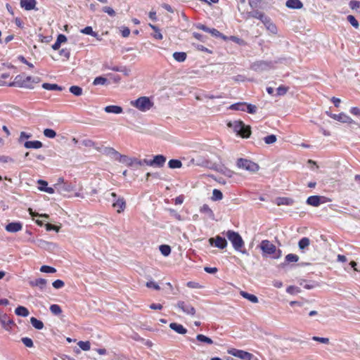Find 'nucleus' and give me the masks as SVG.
Masks as SVG:
<instances>
[{
    "mask_svg": "<svg viewBox=\"0 0 360 360\" xmlns=\"http://www.w3.org/2000/svg\"><path fill=\"white\" fill-rule=\"evenodd\" d=\"M226 238L232 243L235 250L243 254H247V251L244 249V241L240 234L233 231H228L226 233Z\"/></svg>",
    "mask_w": 360,
    "mask_h": 360,
    "instance_id": "f257e3e1",
    "label": "nucleus"
},
{
    "mask_svg": "<svg viewBox=\"0 0 360 360\" xmlns=\"http://www.w3.org/2000/svg\"><path fill=\"white\" fill-rule=\"evenodd\" d=\"M260 248L264 254L271 255L274 259H278L281 256V251L268 240H264L260 244Z\"/></svg>",
    "mask_w": 360,
    "mask_h": 360,
    "instance_id": "f03ea898",
    "label": "nucleus"
},
{
    "mask_svg": "<svg viewBox=\"0 0 360 360\" xmlns=\"http://www.w3.org/2000/svg\"><path fill=\"white\" fill-rule=\"evenodd\" d=\"M130 103L141 112H146L153 106V101L147 96L139 97L136 100L131 101Z\"/></svg>",
    "mask_w": 360,
    "mask_h": 360,
    "instance_id": "7ed1b4c3",
    "label": "nucleus"
},
{
    "mask_svg": "<svg viewBox=\"0 0 360 360\" xmlns=\"http://www.w3.org/2000/svg\"><path fill=\"white\" fill-rule=\"evenodd\" d=\"M236 166L251 173H255L259 169V166L257 163L245 158H238L236 162Z\"/></svg>",
    "mask_w": 360,
    "mask_h": 360,
    "instance_id": "20e7f679",
    "label": "nucleus"
},
{
    "mask_svg": "<svg viewBox=\"0 0 360 360\" xmlns=\"http://www.w3.org/2000/svg\"><path fill=\"white\" fill-rule=\"evenodd\" d=\"M115 160H118L121 163L126 165L127 166L138 167V166L142 165V162L139 161L138 159L131 158L127 155H121L119 153H118V155H117V157H115Z\"/></svg>",
    "mask_w": 360,
    "mask_h": 360,
    "instance_id": "39448f33",
    "label": "nucleus"
},
{
    "mask_svg": "<svg viewBox=\"0 0 360 360\" xmlns=\"http://www.w3.org/2000/svg\"><path fill=\"white\" fill-rule=\"evenodd\" d=\"M54 187L56 191L61 195H67L75 190L74 186L71 183L65 182V184H55Z\"/></svg>",
    "mask_w": 360,
    "mask_h": 360,
    "instance_id": "423d86ee",
    "label": "nucleus"
},
{
    "mask_svg": "<svg viewBox=\"0 0 360 360\" xmlns=\"http://www.w3.org/2000/svg\"><path fill=\"white\" fill-rule=\"evenodd\" d=\"M246 19L250 18H256L259 20L262 23L269 18L264 12L259 11L258 9H252V11L247 12L245 14Z\"/></svg>",
    "mask_w": 360,
    "mask_h": 360,
    "instance_id": "0eeeda50",
    "label": "nucleus"
},
{
    "mask_svg": "<svg viewBox=\"0 0 360 360\" xmlns=\"http://www.w3.org/2000/svg\"><path fill=\"white\" fill-rule=\"evenodd\" d=\"M176 307L186 314L191 316L195 314V309L188 302L179 301L176 304Z\"/></svg>",
    "mask_w": 360,
    "mask_h": 360,
    "instance_id": "6e6552de",
    "label": "nucleus"
},
{
    "mask_svg": "<svg viewBox=\"0 0 360 360\" xmlns=\"http://www.w3.org/2000/svg\"><path fill=\"white\" fill-rule=\"evenodd\" d=\"M228 353L243 360H251L253 357L252 354L237 349H231L228 350Z\"/></svg>",
    "mask_w": 360,
    "mask_h": 360,
    "instance_id": "1a4fd4ad",
    "label": "nucleus"
},
{
    "mask_svg": "<svg viewBox=\"0 0 360 360\" xmlns=\"http://www.w3.org/2000/svg\"><path fill=\"white\" fill-rule=\"evenodd\" d=\"M209 243L212 246H214L219 249H224L227 246V241L225 238L220 236H217L214 238H210Z\"/></svg>",
    "mask_w": 360,
    "mask_h": 360,
    "instance_id": "9d476101",
    "label": "nucleus"
},
{
    "mask_svg": "<svg viewBox=\"0 0 360 360\" xmlns=\"http://www.w3.org/2000/svg\"><path fill=\"white\" fill-rule=\"evenodd\" d=\"M166 162V158L162 155H158L154 156L153 160L150 161H145L146 165L152 167H162Z\"/></svg>",
    "mask_w": 360,
    "mask_h": 360,
    "instance_id": "9b49d317",
    "label": "nucleus"
},
{
    "mask_svg": "<svg viewBox=\"0 0 360 360\" xmlns=\"http://www.w3.org/2000/svg\"><path fill=\"white\" fill-rule=\"evenodd\" d=\"M330 116L335 120L341 122L342 123H354L356 124L353 120L345 113L330 114Z\"/></svg>",
    "mask_w": 360,
    "mask_h": 360,
    "instance_id": "f8f14e48",
    "label": "nucleus"
},
{
    "mask_svg": "<svg viewBox=\"0 0 360 360\" xmlns=\"http://www.w3.org/2000/svg\"><path fill=\"white\" fill-rule=\"evenodd\" d=\"M5 229L8 232L16 233L22 230V224L20 221L11 222L6 226Z\"/></svg>",
    "mask_w": 360,
    "mask_h": 360,
    "instance_id": "ddd939ff",
    "label": "nucleus"
},
{
    "mask_svg": "<svg viewBox=\"0 0 360 360\" xmlns=\"http://www.w3.org/2000/svg\"><path fill=\"white\" fill-rule=\"evenodd\" d=\"M324 197L319 195L309 196L307 200V203L309 205L317 207L324 202Z\"/></svg>",
    "mask_w": 360,
    "mask_h": 360,
    "instance_id": "4468645a",
    "label": "nucleus"
},
{
    "mask_svg": "<svg viewBox=\"0 0 360 360\" xmlns=\"http://www.w3.org/2000/svg\"><path fill=\"white\" fill-rule=\"evenodd\" d=\"M0 323L6 330H9L14 324L13 321L6 314L0 315Z\"/></svg>",
    "mask_w": 360,
    "mask_h": 360,
    "instance_id": "2eb2a0df",
    "label": "nucleus"
},
{
    "mask_svg": "<svg viewBox=\"0 0 360 360\" xmlns=\"http://www.w3.org/2000/svg\"><path fill=\"white\" fill-rule=\"evenodd\" d=\"M96 150L115 159L118 155V152L111 147H98L96 148Z\"/></svg>",
    "mask_w": 360,
    "mask_h": 360,
    "instance_id": "dca6fc26",
    "label": "nucleus"
},
{
    "mask_svg": "<svg viewBox=\"0 0 360 360\" xmlns=\"http://www.w3.org/2000/svg\"><path fill=\"white\" fill-rule=\"evenodd\" d=\"M25 77L21 75H17L14 81L9 84L10 86H18V87H28L29 86L26 85L25 83H23Z\"/></svg>",
    "mask_w": 360,
    "mask_h": 360,
    "instance_id": "f3484780",
    "label": "nucleus"
},
{
    "mask_svg": "<svg viewBox=\"0 0 360 360\" xmlns=\"http://www.w3.org/2000/svg\"><path fill=\"white\" fill-rule=\"evenodd\" d=\"M40 78L38 77H30V76H27V77H25V79H24V82L26 85L29 86L28 87H25L26 89H33L34 88V84H38L39 82H40Z\"/></svg>",
    "mask_w": 360,
    "mask_h": 360,
    "instance_id": "a211bd4d",
    "label": "nucleus"
},
{
    "mask_svg": "<svg viewBox=\"0 0 360 360\" xmlns=\"http://www.w3.org/2000/svg\"><path fill=\"white\" fill-rule=\"evenodd\" d=\"M36 4V0H20V6L26 11L34 9Z\"/></svg>",
    "mask_w": 360,
    "mask_h": 360,
    "instance_id": "6ab92c4d",
    "label": "nucleus"
},
{
    "mask_svg": "<svg viewBox=\"0 0 360 360\" xmlns=\"http://www.w3.org/2000/svg\"><path fill=\"white\" fill-rule=\"evenodd\" d=\"M112 206L117 210L118 213H120L125 209L126 203L123 198H120L113 202Z\"/></svg>",
    "mask_w": 360,
    "mask_h": 360,
    "instance_id": "aec40b11",
    "label": "nucleus"
},
{
    "mask_svg": "<svg viewBox=\"0 0 360 360\" xmlns=\"http://www.w3.org/2000/svg\"><path fill=\"white\" fill-rule=\"evenodd\" d=\"M200 212L202 214H204L207 218H209L210 219H214V212H212V210L210 208V207L207 205H206V204L203 205L200 207Z\"/></svg>",
    "mask_w": 360,
    "mask_h": 360,
    "instance_id": "412c9836",
    "label": "nucleus"
},
{
    "mask_svg": "<svg viewBox=\"0 0 360 360\" xmlns=\"http://www.w3.org/2000/svg\"><path fill=\"white\" fill-rule=\"evenodd\" d=\"M169 328L179 334L184 335L187 332L186 328H185L181 324L177 323H171L169 324Z\"/></svg>",
    "mask_w": 360,
    "mask_h": 360,
    "instance_id": "4be33fe9",
    "label": "nucleus"
},
{
    "mask_svg": "<svg viewBox=\"0 0 360 360\" xmlns=\"http://www.w3.org/2000/svg\"><path fill=\"white\" fill-rule=\"evenodd\" d=\"M47 281L44 278H37L34 281H30V285L32 287H39L41 290H43L46 285Z\"/></svg>",
    "mask_w": 360,
    "mask_h": 360,
    "instance_id": "5701e85b",
    "label": "nucleus"
},
{
    "mask_svg": "<svg viewBox=\"0 0 360 360\" xmlns=\"http://www.w3.org/2000/svg\"><path fill=\"white\" fill-rule=\"evenodd\" d=\"M229 127L233 129V131L239 134L240 131L244 128V123L241 121H234L233 122H229Z\"/></svg>",
    "mask_w": 360,
    "mask_h": 360,
    "instance_id": "b1692460",
    "label": "nucleus"
},
{
    "mask_svg": "<svg viewBox=\"0 0 360 360\" xmlns=\"http://www.w3.org/2000/svg\"><path fill=\"white\" fill-rule=\"evenodd\" d=\"M269 65L264 61H257L251 65V68L255 71H260L266 69Z\"/></svg>",
    "mask_w": 360,
    "mask_h": 360,
    "instance_id": "393cba45",
    "label": "nucleus"
},
{
    "mask_svg": "<svg viewBox=\"0 0 360 360\" xmlns=\"http://www.w3.org/2000/svg\"><path fill=\"white\" fill-rule=\"evenodd\" d=\"M24 146L26 148H41L43 146V144L39 141H27L25 142Z\"/></svg>",
    "mask_w": 360,
    "mask_h": 360,
    "instance_id": "a878e982",
    "label": "nucleus"
},
{
    "mask_svg": "<svg viewBox=\"0 0 360 360\" xmlns=\"http://www.w3.org/2000/svg\"><path fill=\"white\" fill-rule=\"evenodd\" d=\"M290 8L299 9L302 8L303 4L300 0H288L285 4Z\"/></svg>",
    "mask_w": 360,
    "mask_h": 360,
    "instance_id": "bb28decb",
    "label": "nucleus"
},
{
    "mask_svg": "<svg viewBox=\"0 0 360 360\" xmlns=\"http://www.w3.org/2000/svg\"><path fill=\"white\" fill-rule=\"evenodd\" d=\"M299 284L307 290H311L319 286L318 283L316 281H307L306 280H300Z\"/></svg>",
    "mask_w": 360,
    "mask_h": 360,
    "instance_id": "cd10ccee",
    "label": "nucleus"
},
{
    "mask_svg": "<svg viewBox=\"0 0 360 360\" xmlns=\"http://www.w3.org/2000/svg\"><path fill=\"white\" fill-rule=\"evenodd\" d=\"M264 25L266 28L273 34H276L277 32L276 26L271 22V18L269 17L264 22Z\"/></svg>",
    "mask_w": 360,
    "mask_h": 360,
    "instance_id": "c85d7f7f",
    "label": "nucleus"
},
{
    "mask_svg": "<svg viewBox=\"0 0 360 360\" xmlns=\"http://www.w3.org/2000/svg\"><path fill=\"white\" fill-rule=\"evenodd\" d=\"M310 245V240L307 237L301 238L298 243V247L302 252H304Z\"/></svg>",
    "mask_w": 360,
    "mask_h": 360,
    "instance_id": "c756f323",
    "label": "nucleus"
},
{
    "mask_svg": "<svg viewBox=\"0 0 360 360\" xmlns=\"http://www.w3.org/2000/svg\"><path fill=\"white\" fill-rule=\"evenodd\" d=\"M104 110L108 113L120 114L122 112V108L118 105H108Z\"/></svg>",
    "mask_w": 360,
    "mask_h": 360,
    "instance_id": "7c9ffc66",
    "label": "nucleus"
},
{
    "mask_svg": "<svg viewBox=\"0 0 360 360\" xmlns=\"http://www.w3.org/2000/svg\"><path fill=\"white\" fill-rule=\"evenodd\" d=\"M276 204L280 205H291L293 200L289 198H277L275 201Z\"/></svg>",
    "mask_w": 360,
    "mask_h": 360,
    "instance_id": "2f4dec72",
    "label": "nucleus"
},
{
    "mask_svg": "<svg viewBox=\"0 0 360 360\" xmlns=\"http://www.w3.org/2000/svg\"><path fill=\"white\" fill-rule=\"evenodd\" d=\"M15 313L16 314V315L22 317H27L30 314L28 309L22 306L18 307L15 310Z\"/></svg>",
    "mask_w": 360,
    "mask_h": 360,
    "instance_id": "473e14b6",
    "label": "nucleus"
},
{
    "mask_svg": "<svg viewBox=\"0 0 360 360\" xmlns=\"http://www.w3.org/2000/svg\"><path fill=\"white\" fill-rule=\"evenodd\" d=\"M217 171L229 178L232 177L233 175L234 174L233 171L228 169L227 167H222V166L219 167L217 169Z\"/></svg>",
    "mask_w": 360,
    "mask_h": 360,
    "instance_id": "72a5a7b5",
    "label": "nucleus"
},
{
    "mask_svg": "<svg viewBox=\"0 0 360 360\" xmlns=\"http://www.w3.org/2000/svg\"><path fill=\"white\" fill-rule=\"evenodd\" d=\"M240 294L243 297L248 300L252 303H257L259 301L258 298L255 295L250 294L245 291H240Z\"/></svg>",
    "mask_w": 360,
    "mask_h": 360,
    "instance_id": "f704fd0d",
    "label": "nucleus"
},
{
    "mask_svg": "<svg viewBox=\"0 0 360 360\" xmlns=\"http://www.w3.org/2000/svg\"><path fill=\"white\" fill-rule=\"evenodd\" d=\"M42 87L44 89L51 90V91H62L63 89L62 86H60L56 84H49V83H44L42 84Z\"/></svg>",
    "mask_w": 360,
    "mask_h": 360,
    "instance_id": "c9c22d12",
    "label": "nucleus"
},
{
    "mask_svg": "<svg viewBox=\"0 0 360 360\" xmlns=\"http://www.w3.org/2000/svg\"><path fill=\"white\" fill-rule=\"evenodd\" d=\"M196 340L200 342L205 343L207 345H212L213 344V340L202 334H199L196 336Z\"/></svg>",
    "mask_w": 360,
    "mask_h": 360,
    "instance_id": "e433bc0d",
    "label": "nucleus"
},
{
    "mask_svg": "<svg viewBox=\"0 0 360 360\" xmlns=\"http://www.w3.org/2000/svg\"><path fill=\"white\" fill-rule=\"evenodd\" d=\"M30 323L32 325V326L37 330H41L44 328L43 322L34 317H32L30 319Z\"/></svg>",
    "mask_w": 360,
    "mask_h": 360,
    "instance_id": "4c0bfd02",
    "label": "nucleus"
},
{
    "mask_svg": "<svg viewBox=\"0 0 360 360\" xmlns=\"http://www.w3.org/2000/svg\"><path fill=\"white\" fill-rule=\"evenodd\" d=\"M168 166L171 169H177L182 167V163L179 160L172 159L169 161Z\"/></svg>",
    "mask_w": 360,
    "mask_h": 360,
    "instance_id": "58836bf2",
    "label": "nucleus"
},
{
    "mask_svg": "<svg viewBox=\"0 0 360 360\" xmlns=\"http://www.w3.org/2000/svg\"><path fill=\"white\" fill-rule=\"evenodd\" d=\"M186 56L185 52H175L173 53L174 58L178 62H184L186 59Z\"/></svg>",
    "mask_w": 360,
    "mask_h": 360,
    "instance_id": "ea45409f",
    "label": "nucleus"
},
{
    "mask_svg": "<svg viewBox=\"0 0 360 360\" xmlns=\"http://www.w3.org/2000/svg\"><path fill=\"white\" fill-rule=\"evenodd\" d=\"M37 245L39 248H44V249H50L53 245L51 243L47 242L44 240H38L37 242Z\"/></svg>",
    "mask_w": 360,
    "mask_h": 360,
    "instance_id": "a19ab883",
    "label": "nucleus"
},
{
    "mask_svg": "<svg viewBox=\"0 0 360 360\" xmlns=\"http://www.w3.org/2000/svg\"><path fill=\"white\" fill-rule=\"evenodd\" d=\"M81 32L85 34L91 35L94 37L98 38V33L93 31V29L90 26H87L81 30Z\"/></svg>",
    "mask_w": 360,
    "mask_h": 360,
    "instance_id": "79ce46f5",
    "label": "nucleus"
},
{
    "mask_svg": "<svg viewBox=\"0 0 360 360\" xmlns=\"http://www.w3.org/2000/svg\"><path fill=\"white\" fill-rule=\"evenodd\" d=\"M160 251L164 256H168L171 252V248L167 245H161L159 247Z\"/></svg>",
    "mask_w": 360,
    "mask_h": 360,
    "instance_id": "37998d69",
    "label": "nucleus"
},
{
    "mask_svg": "<svg viewBox=\"0 0 360 360\" xmlns=\"http://www.w3.org/2000/svg\"><path fill=\"white\" fill-rule=\"evenodd\" d=\"M246 103H238L231 105L230 108L235 110L245 111Z\"/></svg>",
    "mask_w": 360,
    "mask_h": 360,
    "instance_id": "c03bdc74",
    "label": "nucleus"
},
{
    "mask_svg": "<svg viewBox=\"0 0 360 360\" xmlns=\"http://www.w3.org/2000/svg\"><path fill=\"white\" fill-rule=\"evenodd\" d=\"M250 134H251L250 127L249 126H246L244 124V128H243V130H241V131H240L238 135H240V136H242L243 138H248L250 136Z\"/></svg>",
    "mask_w": 360,
    "mask_h": 360,
    "instance_id": "a18cd8bd",
    "label": "nucleus"
},
{
    "mask_svg": "<svg viewBox=\"0 0 360 360\" xmlns=\"http://www.w3.org/2000/svg\"><path fill=\"white\" fill-rule=\"evenodd\" d=\"M50 311L54 315H60L62 313V309L58 304H51L50 306Z\"/></svg>",
    "mask_w": 360,
    "mask_h": 360,
    "instance_id": "49530a36",
    "label": "nucleus"
},
{
    "mask_svg": "<svg viewBox=\"0 0 360 360\" xmlns=\"http://www.w3.org/2000/svg\"><path fill=\"white\" fill-rule=\"evenodd\" d=\"M222 198H223L222 193L218 189H214L212 191V200H214V201L220 200Z\"/></svg>",
    "mask_w": 360,
    "mask_h": 360,
    "instance_id": "de8ad7c7",
    "label": "nucleus"
},
{
    "mask_svg": "<svg viewBox=\"0 0 360 360\" xmlns=\"http://www.w3.org/2000/svg\"><path fill=\"white\" fill-rule=\"evenodd\" d=\"M70 91L75 96H81L82 94V89L78 86H72L70 88Z\"/></svg>",
    "mask_w": 360,
    "mask_h": 360,
    "instance_id": "09e8293b",
    "label": "nucleus"
},
{
    "mask_svg": "<svg viewBox=\"0 0 360 360\" xmlns=\"http://www.w3.org/2000/svg\"><path fill=\"white\" fill-rule=\"evenodd\" d=\"M149 26L155 31V34H153V37L157 39H162V34H161L160 30L158 28L157 26L153 25L152 24H149Z\"/></svg>",
    "mask_w": 360,
    "mask_h": 360,
    "instance_id": "8fccbe9b",
    "label": "nucleus"
},
{
    "mask_svg": "<svg viewBox=\"0 0 360 360\" xmlns=\"http://www.w3.org/2000/svg\"><path fill=\"white\" fill-rule=\"evenodd\" d=\"M77 345L84 351H89L91 348L90 342L89 341H79Z\"/></svg>",
    "mask_w": 360,
    "mask_h": 360,
    "instance_id": "3c124183",
    "label": "nucleus"
},
{
    "mask_svg": "<svg viewBox=\"0 0 360 360\" xmlns=\"http://www.w3.org/2000/svg\"><path fill=\"white\" fill-rule=\"evenodd\" d=\"M276 140H277L276 136H275L274 134L266 136L264 138V141L265 143H266V144H272V143H275L276 141Z\"/></svg>",
    "mask_w": 360,
    "mask_h": 360,
    "instance_id": "603ef678",
    "label": "nucleus"
},
{
    "mask_svg": "<svg viewBox=\"0 0 360 360\" xmlns=\"http://www.w3.org/2000/svg\"><path fill=\"white\" fill-rule=\"evenodd\" d=\"M107 82V79L103 77H97L93 82L94 85H104Z\"/></svg>",
    "mask_w": 360,
    "mask_h": 360,
    "instance_id": "864d4df0",
    "label": "nucleus"
},
{
    "mask_svg": "<svg viewBox=\"0 0 360 360\" xmlns=\"http://www.w3.org/2000/svg\"><path fill=\"white\" fill-rule=\"evenodd\" d=\"M44 135L47 138L53 139L56 137V133L51 129H46L44 130Z\"/></svg>",
    "mask_w": 360,
    "mask_h": 360,
    "instance_id": "5fc2aeb1",
    "label": "nucleus"
},
{
    "mask_svg": "<svg viewBox=\"0 0 360 360\" xmlns=\"http://www.w3.org/2000/svg\"><path fill=\"white\" fill-rule=\"evenodd\" d=\"M299 259V257L295 254H288L285 256V261L287 262H296Z\"/></svg>",
    "mask_w": 360,
    "mask_h": 360,
    "instance_id": "6e6d98bb",
    "label": "nucleus"
},
{
    "mask_svg": "<svg viewBox=\"0 0 360 360\" xmlns=\"http://www.w3.org/2000/svg\"><path fill=\"white\" fill-rule=\"evenodd\" d=\"M348 22L355 28H358L359 25L356 19L352 15H349L347 17Z\"/></svg>",
    "mask_w": 360,
    "mask_h": 360,
    "instance_id": "4d7b16f0",
    "label": "nucleus"
},
{
    "mask_svg": "<svg viewBox=\"0 0 360 360\" xmlns=\"http://www.w3.org/2000/svg\"><path fill=\"white\" fill-rule=\"evenodd\" d=\"M40 271L44 273H55L56 269L53 267L44 265L41 266Z\"/></svg>",
    "mask_w": 360,
    "mask_h": 360,
    "instance_id": "13d9d810",
    "label": "nucleus"
},
{
    "mask_svg": "<svg viewBox=\"0 0 360 360\" xmlns=\"http://www.w3.org/2000/svg\"><path fill=\"white\" fill-rule=\"evenodd\" d=\"M81 143L82 146H84L85 147H89V148L94 147L95 148H97L96 146L95 142H94L92 140H90V139H84L81 141Z\"/></svg>",
    "mask_w": 360,
    "mask_h": 360,
    "instance_id": "bf43d9fd",
    "label": "nucleus"
},
{
    "mask_svg": "<svg viewBox=\"0 0 360 360\" xmlns=\"http://www.w3.org/2000/svg\"><path fill=\"white\" fill-rule=\"evenodd\" d=\"M286 292L289 294H296V293L300 292L301 290L298 287L290 285L287 288Z\"/></svg>",
    "mask_w": 360,
    "mask_h": 360,
    "instance_id": "052dcab7",
    "label": "nucleus"
},
{
    "mask_svg": "<svg viewBox=\"0 0 360 360\" xmlns=\"http://www.w3.org/2000/svg\"><path fill=\"white\" fill-rule=\"evenodd\" d=\"M288 90V87H286L285 86H280L276 89V91H277L276 94L278 96H283L287 93Z\"/></svg>",
    "mask_w": 360,
    "mask_h": 360,
    "instance_id": "680f3d73",
    "label": "nucleus"
},
{
    "mask_svg": "<svg viewBox=\"0 0 360 360\" xmlns=\"http://www.w3.org/2000/svg\"><path fill=\"white\" fill-rule=\"evenodd\" d=\"M22 343L27 347H33V341L30 338H22Z\"/></svg>",
    "mask_w": 360,
    "mask_h": 360,
    "instance_id": "e2e57ef3",
    "label": "nucleus"
},
{
    "mask_svg": "<svg viewBox=\"0 0 360 360\" xmlns=\"http://www.w3.org/2000/svg\"><path fill=\"white\" fill-rule=\"evenodd\" d=\"M262 0H249L248 4L252 9H257Z\"/></svg>",
    "mask_w": 360,
    "mask_h": 360,
    "instance_id": "0e129e2a",
    "label": "nucleus"
},
{
    "mask_svg": "<svg viewBox=\"0 0 360 360\" xmlns=\"http://www.w3.org/2000/svg\"><path fill=\"white\" fill-rule=\"evenodd\" d=\"M245 110L250 114H255L257 111V107L255 105L246 104Z\"/></svg>",
    "mask_w": 360,
    "mask_h": 360,
    "instance_id": "69168bd1",
    "label": "nucleus"
},
{
    "mask_svg": "<svg viewBox=\"0 0 360 360\" xmlns=\"http://www.w3.org/2000/svg\"><path fill=\"white\" fill-rule=\"evenodd\" d=\"M349 5L352 10H357L360 7V2L356 0H351Z\"/></svg>",
    "mask_w": 360,
    "mask_h": 360,
    "instance_id": "338daca9",
    "label": "nucleus"
},
{
    "mask_svg": "<svg viewBox=\"0 0 360 360\" xmlns=\"http://www.w3.org/2000/svg\"><path fill=\"white\" fill-rule=\"evenodd\" d=\"M53 287L56 289H60L63 288L65 285L64 282L61 280H56L53 283Z\"/></svg>",
    "mask_w": 360,
    "mask_h": 360,
    "instance_id": "774afa93",
    "label": "nucleus"
}]
</instances>
